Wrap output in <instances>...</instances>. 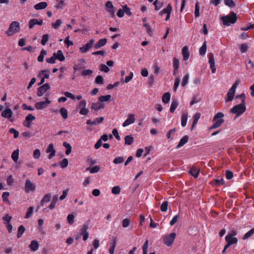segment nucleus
I'll return each mask as SVG.
<instances>
[{
	"label": "nucleus",
	"mask_w": 254,
	"mask_h": 254,
	"mask_svg": "<svg viewBox=\"0 0 254 254\" xmlns=\"http://www.w3.org/2000/svg\"><path fill=\"white\" fill-rule=\"evenodd\" d=\"M236 99H241V102L240 104L235 105L230 109V112L236 115L237 117L242 115L246 110L245 99L246 96L244 93L237 95Z\"/></svg>",
	"instance_id": "obj_1"
},
{
	"label": "nucleus",
	"mask_w": 254,
	"mask_h": 254,
	"mask_svg": "<svg viewBox=\"0 0 254 254\" xmlns=\"http://www.w3.org/2000/svg\"><path fill=\"white\" fill-rule=\"evenodd\" d=\"M224 115L221 112L217 113L214 117L213 119V124L210 127V129H214L217 128L221 126L222 123L224 122V120L223 118L224 117Z\"/></svg>",
	"instance_id": "obj_2"
},
{
	"label": "nucleus",
	"mask_w": 254,
	"mask_h": 254,
	"mask_svg": "<svg viewBox=\"0 0 254 254\" xmlns=\"http://www.w3.org/2000/svg\"><path fill=\"white\" fill-rule=\"evenodd\" d=\"M236 14L233 12H231L227 16H222L221 20L223 24L226 26H230L231 24H233L237 21Z\"/></svg>",
	"instance_id": "obj_3"
},
{
	"label": "nucleus",
	"mask_w": 254,
	"mask_h": 254,
	"mask_svg": "<svg viewBox=\"0 0 254 254\" xmlns=\"http://www.w3.org/2000/svg\"><path fill=\"white\" fill-rule=\"evenodd\" d=\"M20 29L19 22L15 21H12L9 25V28L6 32V34L8 36H12L15 33L18 32Z\"/></svg>",
	"instance_id": "obj_4"
},
{
	"label": "nucleus",
	"mask_w": 254,
	"mask_h": 254,
	"mask_svg": "<svg viewBox=\"0 0 254 254\" xmlns=\"http://www.w3.org/2000/svg\"><path fill=\"white\" fill-rule=\"evenodd\" d=\"M237 232L235 230H231L225 236V241L227 243H230L232 245L238 243V239L235 237Z\"/></svg>",
	"instance_id": "obj_5"
},
{
	"label": "nucleus",
	"mask_w": 254,
	"mask_h": 254,
	"mask_svg": "<svg viewBox=\"0 0 254 254\" xmlns=\"http://www.w3.org/2000/svg\"><path fill=\"white\" fill-rule=\"evenodd\" d=\"M240 84V80H237L232 86L231 88L229 90L227 94V98L225 99V102H228L233 100L234 96L235 94L236 89L238 85Z\"/></svg>",
	"instance_id": "obj_6"
},
{
	"label": "nucleus",
	"mask_w": 254,
	"mask_h": 254,
	"mask_svg": "<svg viewBox=\"0 0 254 254\" xmlns=\"http://www.w3.org/2000/svg\"><path fill=\"white\" fill-rule=\"evenodd\" d=\"M176 234L175 233H172L165 235L163 238V242L168 247L171 246L174 241Z\"/></svg>",
	"instance_id": "obj_7"
},
{
	"label": "nucleus",
	"mask_w": 254,
	"mask_h": 254,
	"mask_svg": "<svg viewBox=\"0 0 254 254\" xmlns=\"http://www.w3.org/2000/svg\"><path fill=\"white\" fill-rule=\"evenodd\" d=\"M36 190V186L35 184L31 182V181L27 179L25 181L24 191L25 193H29L30 191L33 192Z\"/></svg>",
	"instance_id": "obj_8"
},
{
	"label": "nucleus",
	"mask_w": 254,
	"mask_h": 254,
	"mask_svg": "<svg viewBox=\"0 0 254 254\" xmlns=\"http://www.w3.org/2000/svg\"><path fill=\"white\" fill-rule=\"evenodd\" d=\"M48 95H46V100L44 101H40L35 104V108L39 110H42L47 107L51 104V101L48 99Z\"/></svg>",
	"instance_id": "obj_9"
},
{
	"label": "nucleus",
	"mask_w": 254,
	"mask_h": 254,
	"mask_svg": "<svg viewBox=\"0 0 254 254\" xmlns=\"http://www.w3.org/2000/svg\"><path fill=\"white\" fill-rule=\"evenodd\" d=\"M95 40L93 39L89 40L86 44L79 48V50L82 53H86L94 45Z\"/></svg>",
	"instance_id": "obj_10"
},
{
	"label": "nucleus",
	"mask_w": 254,
	"mask_h": 254,
	"mask_svg": "<svg viewBox=\"0 0 254 254\" xmlns=\"http://www.w3.org/2000/svg\"><path fill=\"white\" fill-rule=\"evenodd\" d=\"M50 89V86L48 83L39 87L37 89V95L38 97L42 96L44 94Z\"/></svg>",
	"instance_id": "obj_11"
},
{
	"label": "nucleus",
	"mask_w": 254,
	"mask_h": 254,
	"mask_svg": "<svg viewBox=\"0 0 254 254\" xmlns=\"http://www.w3.org/2000/svg\"><path fill=\"white\" fill-rule=\"evenodd\" d=\"M171 11L172 6L170 4H169L165 8L163 9L160 12V15H163L164 14H166V17L165 18V21H167L170 17Z\"/></svg>",
	"instance_id": "obj_12"
},
{
	"label": "nucleus",
	"mask_w": 254,
	"mask_h": 254,
	"mask_svg": "<svg viewBox=\"0 0 254 254\" xmlns=\"http://www.w3.org/2000/svg\"><path fill=\"white\" fill-rule=\"evenodd\" d=\"M104 107L105 104L99 101L96 103H92L91 104V109L95 111H98L101 109L104 108Z\"/></svg>",
	"instance_id": "obj_13"
},
{
	"label": "nucleus",
	"mask_w": 254,
	"mask_h": 254,
	"mask_svg": "<svg viewBox=\"0 0 254 254\" xmlns=\"http://www.w3.org/2000/svg\"><path fill=\"white\" fill-rule=\"evenodd\" d=\"M135 121V117L133 114H129L127 119L123 124L124 127H127L133 124Z\"/></svg>",
	"instance_id": "obj_14"
},
{
	"label": "nucleus",
	"mask_w": 254,
	"mask_h": 254,
	"mask_svg": "<svg viewBox=\"0 0 254 254\" xmlns=\"http://www.w3.org/2000/svg\"><path fill=\"white\" fill-rule=\"evenodd\" d=\"M46 152L50 153L48 156V158L49 159H52L55 155L56 150L54 149V145L52 143L49 145L46 149Z\"/></svg>",
	"instance_id": "obj_15"
},
{
	"label": "nucleus",
	"mask_w": 254,
	"mask_h": 254,
	"mask_svg": "<svg viewBox=\"0 0 254 254\" xmlns=\"http://www.w3.org/2000/svg\"><path fill=\"white\" fill-rule=\"evenodd\" d=\"M43 24L42 20H38L37 19H32L29 21V28L32 29L36 25H41Z\"/></svg>",
	"instance_id": "obj_16"
},
{
	"label": "nucleus",
	"mask_w": 254,
	"mask_h": 254,
	"mask_svg": "<svg viewBox=\"0 0 254 254\" xmlns=\"http://www.w3.org/2000/svg\"><path fill=\"white\" fill-rule=\"evenodd\" d=\"M13 115V112L9 108L3 111L1 113V116L3 118L10 119Z\"/></svg>",
	"instance_id": "obj_17"
},
{
	"label": "nucleus",
	"mask_w": 254,
	"mask_h": 254,
	"mask_svg": "<svg viewBox=\"0 0 254 254\" xmlns=\"http://www.w3.org/2000/svg\"><path fill=\"white\" fill-rule=\"evenodd\" d=\"M57 4L55 5V7L57 9H63L66 5L65 0H56Z\"/></svg>",
	"instance_id": "obj_18"
},
{
	"label": "nucleus",
	"mask_w": 254,
	"mask_h": 254,
	"mask_svg": "<svg viewBox=\"0 0 254 254\" xmlns=\"http://www.w3.org/2000/svg\"><path fill=\"white\" fill-rule=\"evenodd\" d=\"M107 42V39L106 38L100 39L97 43H96L95 45L94 44V48L95 49H98L101 48V47L104 46L106 45Z\"/></svg>",
	"instance_id": "obj_19"
},
{
	"label": "nucleus",
	"mask_w": 254,
	"mask_h": 254,
	"mask_svg": "<svg viewBox=\"0 0 254 254\" xmlns=\"http://www.w3.org/2000/svg\"><path fill=\"white\" fill-rule=\"evenodd\" d=\"M39 247L38 241L36 240H33L31 241L30 244L29 246L30 249L33 252H35L38 250Z\"/></svg>",
	"instance_id": "obj_20"
},
{
	"label": "nucleus",
	"mask_w": 254,
	"mask_h": 254,
	"mask_svg": "<svg viewBox=\"0 0 254 254\" xmlns=\"http://www.w3.org/2000/svg\"><path fill=\"white\" fill-rule=\"evenodd\" d=\"M54 56L56 59L60 62H63L65 60V57L61 50H58L57 53H54Z\"/></svg>",
	"instance_id": "obj_21"
},
{
	"label": "nucleus",
	"mask_w": 254,
	"mask_h": 254,
	"mask_svg": "<svg viewBox=\"0 0 254 254\" xmlns=\"http://www.w3.org/2000/svg\"><path fill=\"white\" fill-rule=\"evenodd\" d=\"M48 4L46 2L42 1L34 5V7L36 10L44 9L47 7Z\"/></svg>",
	"instance_id": "obj_22"
},
{
	"label": "nucleus",
	"mask_w": 254,
	"mask_h": 254,
	"mask_svg": "<svg viewBox=\"0 0 254 254\" xmlns=\"http://www.w3.org/2000/svg\"><path fill=\"white\" fill-rule=\"evenodd\" d=\"M182 55L183 56V60L187 61L190 57V53L188 48L187 46H184L182 49Z\"/></svg>",
	"instance_id": "obj_23"
},
{
	"label": "nucleus",
	"mask_w": 254,
	"mask_h": 254,
	"mask_svg": "<svg viewBox=\"0 0 254 254\" xmlns=\"http://www.w3.org/2000/svg\"><path fill=\"white\" fill-rule=\"evenodd\" d=\"M59 200V198L57 195H54L53 196L52 200L50 203V204L48 206V208H49L51 210L53 209L56 206V204L57 202V201Z\"/></svg>",
	"instance_id": "obj_24"
},
{
	"label": "nucleus",
	"mask_w": 254,
	"mask_h": 254,
	"mask_svg": "<svg viewBox=\"0 0 254 254\" xmlns=\"http://www.w3.org/2000/svg\"><path fill=\"white\" fill-rule=\"evenodd\" d=\"M200 113H196L194 115V116L192 117L193 122H192L191 130H192L194 128V127L196 125L197 122H198V120L200 119Z\"/></svg>",
	"instance_id": "obj_25"
},
{
	"label": "nucleus",
	"mask_w": 254,
	"mask_h": 254,
	"mask_svg": "<svg viewBox=\"0 0 254 254\" xmlns=\"http://www.w3.org/2000/svg\"><path fill=\"white\" fill-rule=\"evenodd\" d=\"M188 115L187 113L184 112L182 113L181 117V125L182 127H185L187 123Z\"/></svg>",
	"instance_id": "obj_26"
},
{
	"label": "nucleus",
	"mask_w": 254,
	"mask_h": 254,
	"mask_svg": "<svg viewBox=\"0 0 254 254\" xmlns=\"http://www.w3.org/2000/svg\"><path fill=\"white\" fill-rule=\"evenodd\" d=\"M188 140L189 137L187 135L184 136L180 139L178 144L177 146V148H179L183 146L188 141Z\"/></svg>",
	"instance_id": "obj_27"
},
{
	"label": "nucleus",
	"mask_w": 254,
	"mask_h": 254,
	"mask_svg": "<svg viewBox=\"0 0 254 254\" xmlns=\"http://www.w3.org/2000/svg\"><path fill=\"white\" fill-rule=\"evenodd\" d=\"M199 171L200 170L198 168L192 167L189 171V173L195 178H196L198 176Z\"/></svg>",
	"instance_id": "obj_28"
},
{
	"label": "nucleus",
	"mask_w": 254,
	"mask_h": 254,
	"mask_svg": "<svg viewBox=\"0 0 254 254\" xmlns=\"http://www.w3.org/2000/svg\"><path fill=\"white\" fill-rule=\"evenodd\" d=\"M134 141L133 137L130 135H128L125 137V145H131Z\"/></svg>",
	"instance_id": "obj_29"
},
{
	"label": "nucleus",
	"mask_w": 254,
	"mask_h": 254,
	"mask_svg": "<svg viewBox=\"0 0 254 254\" xmlns=\"http://www.w3.org/2000/svg\"><path fill=\"white\" fill-rule=\"evenodd\" d=\"M19 150L17 149L13 151L11 154V158L14 162H17L19 158Z\"/></svg>",
	"instance_id": "obj_30"
},
{
	"label": "nucleus",
	"mask_w": 254,
	"mask_h": 254,
	"mask_svg": "<svg viewBox=\"0 0 254 254\" xmlns=\"http://www.w3.org/2000/svg\"><path fill=\"white\" fill-rule=\"evenodd\" d=\"M206 49H207V45H206V43L205 41L203 43L201 47L199 49V55L201 56H204L206 54Z\"/></svg>",
	"instance_id": "obj_31"
},
{
	"label": "nucleus",
	"mask_w": 254,
	"mask_h": 254,
	"mask_svg": "<svg viewBox=\"0 0 254 254\" xmlns=\"http://www.w3.org/2000/svg\"><path fill=\"white\" fill-rule=\"evenodd\" d=\"M51 199V194L48 193L45 194L43 197L41 201V205L43 206L44 202H48L50 201Z\"/></svg>",
	"instance_id": "obj_32"
},
{
	"label": "nucleus",
	"mask_w": 254,
	"mask_h": 254,
	"mask_svg": "<svg viewBox=\"0 0 254 254\" xmlns=\"http://www.w3.org/2000/svg\"><path fill=\"white\" fill-rule=\"evenodd\" d=\"M178 105H179V104H178L177 101L176 100L173 99L172 101L170 109V111L171 113H173L175 111V110H176V109L177 108Z\"/></svg>",
	"instance_id": "obj_33"
},
{
	"label": "nucleus",
	"mask_w": 254,
	"mask_h": 254,
	"mask_svg": "<svg viewBox=\"0 0 254 254\" xmlns=\"http://www.w3.org/2000/svg\"><path fill=\"white\" fill-rule=\"evenodd\" d=\"M171 98V94L169 92L165 93L162 96V102L165 104L168 103Z\"/></svg>",
	"instance_id": "obj_34"
},
{
	"label": "nucleus",
	"mask_w": 254,
	"mask_h": 254,
	"mask_svg": "<svg viewBox=\"0 0 254 254\" xmlns=\"http://www.w3.org/2000/svg\"><path fill=\"white\" fill-rule=\"evenodd\" d=\"M25 231V229L23 225H20L18 228V231H17V237L18 238H20L22 236L23 234Z\"/></svg>",
	"instance_id": "obj_35"
},
{
	"label": "nucleus",
	"mask_w": 254,
	"mask_h": 254,
	"mask_svg": "<svg viewBox=\"0 0 254 254\" xmlns=\"http://www.w3.org/2000/svg\"><path fill=\"white\" fill-rule=\"evenodd\" d=\"M208 63L210 66H215V60L213 57V55L212 53H210L208 55Z\"/></svg>",
	"instance_id": "obj_36"
},
{
	"label": "nucleus",
	"mask_w": 254,
	"mask_h": 254,
	"mask_svg": "<svg viewBox=\"0 0 254 254\" xmlns=\"http://www.w3.org/2000/svg\"><path fill=\"white\" fill-rule=\"evenodd\" d=\"M111 96L110 95H107L106 96H101L98 98V101L101 103L104 102H107L110 100Z\"/></svg>",
	"instance_id": "obj_37"
},
{
	"label": "nucleus",
	"mask_w": 254,
	"mask_h": 254,
	"mask_svg": "<svg viewBox=\"0 0 254 254\" xmlns=\"http://www.w3.org/2000/svg\"><path fill=\"white\" fill-rule=\"evenodd\" d=\"M100 168L97 166H93L91 168H88L86 169L87 171H89L90 173L94 174L99 172Z\"/></svg>",
	"instance_id": "obj_38"
},
{
	"label": "nucleus",
	"mask_w": 254,
	"mask_h": 254,
	"mask_svg": "<svg viewBox=\"0 0 254 254\" xmlns=\"http://www.w3.org/2000/svg\"><path fill=\"white\" fill-rule=\"evenodd\" d=\"M62 23L63 21L61 19H58L55 23L52 24V27L55 29H58Z\"/></svg>",
	"instance_id": "obj_39"
},
{
	"label": "nucleus",
	"mask_w": 254,
	"mask_h": 254,
	"mask_svg": "<svg viewBox=\"0 0 254 254\" xmlns=\"http://www.w3.org/2000/svg\"><path fill=\"white\" fill-rule=\"evenodd\" d=\"M88 228V226L87 224H83L82 225L80 229L79 234L80 235H82L84 234L86 232H87V229Z\"/></svg>",
	"instance_id": "obj_40"
},
{
	"label": "nucleus",
	"mask_w": 254,
	"mask_h": 254,
	"mask_svg": "<svg viewBox=\"0 0 254 254\" xmlns=\"http://www.w3.org/2000/svg\"><path fill=\"white\" fill-rule=\"evenodd\" d=\"M47 54V52L45 50H42L39 56L38 57V61L39 62H42L44 60V56Z\"/></svg>",
	"instance_id": "obj_41"
},
{
	"label": "nucleus",
	"mask_w": 254,
	"mask_h": 254,
	"mask_svg": "<svg viewBox=\"0 0 254 254\" xmlns=\"http://www.w3.org/2000/svg\"><path fill=\"white\" fill-rule=\"evenodd\" d=\"M60 113L61 114L63 118L64 119H66L68 117V113L67 110L64 108H62L60 109Z\"/></svg>",
	"instance_id": "obj_42"
},
{
	"label": "nucleus",
	"mask_w": 254,
	"mask_h": 254,
	"mask_svg": "<svg viewBox=\"0 0 254 254\" xmlns=\"http://www.w3.org/2000/svg\"><path fill=\"white\" fill-rule=\"evenodd\" d=\"M12 219V217L9 216L8 214L5 215L2 217V220L4 221V224L5 225L10 223Z\"/></svg>",
	"instance_id": "obj_43"
},
{
	"label": "nucleus",
	"mask_w": 254,
	"mask_h": 254,
	"mask_svg": "<svg viewBox=\"0 0 254 254\" xmlns=\"http://www.w3.org/2000/svg\"><path fill=\"white\" fill-rule=\"evenodd\" d=\"M199 3L198 2H196L195 4V11H194V15L195 17H198L199 16Z\"/></svg>",
	"instance_id": "obj_44"
},
{
	"label": "nucleus",
	"mask_w": 254,
	"mask_h": 254,
	"mask_svg": "<svg viewBox=\"0 0 254 254\" xmlns=\"http://www.w3.org/2000/svg\"><path fill=\"white\" fill-rule=\"evenodd\" d=\"M254 233V229H252L246 233L243 236V239L245 240L250 237Z\"/></svg>",
	"instance_id": "obj_45"
},
{
	"label": "nucleus",
	"mask_w": 254,
	"mask_h": 254,
	"mask_svg": "<svg viewBox=\"0 0 254 254\" xmlns=\"http://www.w3.org/2000/svg\"><path fill=\"white\" fill-rule=\"evenodd\" d=\"M34 208L32 206H30L28 209L26 214L25 216V218L27 219L31 217L33 212Z\"/></svg>",
	"instance_id": "obj_46"
},
{
	"label": "nucleus",
	"mask_w": 254,
	"mask_h": 254,
	"mask_svg": "<svg viewBox=\"0 0 254 254\" xmlns=\"http://www.w3.org/2000/svg\"><path fill=\"white\" fill-rule=\"evenodd\" d=\"M168 202L167 201H164L161 205L160 209L162 212H166L168 209Z\"/></svg>",
	"instance_id": "obj_47"
},
{
	"label": "nucleus",
	"mask_w": 254,
	"mask_h": 254,
	"mask_svg": "<svg viewBox=\"0 0 254 254\" xmlns=\"http://www.w3.org/2000/svg\"><path fill=\"white\" fill-rule=\"evenodd\" d=\"M74 216L73 214H69L67 216V221L70 225H72L74 223Z\"/></svg>",
	"instance_id": "obj_48"
},
{
	"label": "nucleus",
	"mask_w": 254,
	"mask_h": 254,
	"mask_svg": "<svg viewBox=\"0 0 254 254\" xmlns=\"http://www.w3.org/2000/svg\"><path fill=\"white\" fill-rule=\"evenodd\" d=\"M175 132L176 129L175 128L170 130L167 133V138L171 140L172 139L173 135L175 134Z\"/></svg>",
	"instance_id": "obj_49"
},
{
	"label": "nucleus",
	"mask_w": 254,
	"mask_h": 254,
	"mask_svg": "<svg viewBox=\"0 0 254 254\" xmlns=\"http://www.w3.org/2000/svg\"><path fill=\"white\" fill-rule=\"evenodd\" d=\"M86 101L85 100H82L80 101L78 105V108L80 109H84L86 108Z\"/></svg>",
	"instance_id": "obj_50"
},
{
	"label": "nucleus",
	"mask_w": 254,
	"mask_h": 254,
	"mask_svg": "<svg viewBox=\"0 0 254 254\" xmlns=\"http://www.w3.org/2000/svg\"><path fill=\"white\" fill-rule=\"evenodd\" d=\"M9 193L7 191H5L3 192L2 194V198L3 202L9 203V200L8 199V196H9Z\"/></svg>",
	"instance_id": "obj_51"
},
{
	"label": "nucleus",
	"mask_w": 254,
	"mask_h": 254,
	"mask_svg": "<svg viewBox=\"0 0 254 254\" xmlns=\"http://www.w3.org/2000/svg\"><path fill=\"white\" fill-rule=\"evenodd\" d=\"M189 77H190L189 74H187L183 77V81H182V86H186L188 83V81H189Z\"/></svg>",
	"instance_id": "obj_52"
},
{
	"label": "nucleus",
	"mask_w": 254,
	"mask_h": 254,
	"mask_svg": "<svg viewBox=\"0 0 254 254\" xmlns=\"http://www.w3.org/2000/svg\"><path fill=\"white\" fill-rule=\"evenodd\" d=\"M224 1L225 4L230 7H233L235 6V4L232 0H224Z\"/></svg>",
	"instance_id": "obj_53"
},
{
	"label": "nucleus",
	"mask_w": 254,
	"mask_h": 254,
	"mask_svg": "<svg viewBox=\"0 0 254 254\" xmlns=\"http://www.w3.org/2000/svg\"><path fill=\"white\" fill-rule=\"evenodd\" d=\"M49 36L48 34L43 35L42 36V39L41 41L42 45L45 46L47 44V43L49 40Z\"/></svg>",
	"instance_id": "obj_54"
},
{
	"label": "nucleus",
	"mask_w": 254,
	"mask_h": 254,
	"mask_svg": "<svg viewBox=\"0 0 254 254\" xmlns=\"http://www.w3.org/2000/svg\"><path fill=\"white\" fill-rule=\"evenodd\" d=\"M123 9L124 10V11H125V13H126L128 16H130L132 14V13L130 11V8H129L127 5H124L123 6Z\"/></svg>",
	"instance_id": "obj_55"
},
{
	"label": "nucleus",
	"mask_w": 254,
	"mask_h": 254,
	"mask_svg": "<svg viewBox=\"0 0 254 254\" xmlns=\"http://www.w3.org/2000/svg\"><path fill=\"white\" fill-rule=\"evenodd\" d=\"M248 49V46L246 44H242L240 46V51L242 53H246Z\"/></svg>",
	"instance_id": "obj_56"
},
{
	"label": "nucleus",
	"mask_w": 254,
	"mask_h": 254,
	"mask_svg": "<svg viewBox=\"0 0 254 254\" xmlns=\"http://www.w3.org/2000/svg\"><path fill=\"white\" fill-rule=\"evenodd\" d=\"M68 164V161L67 159L64 158L62 162L60 163L61 167L62 168H66Z\"/></svg>",
	"instance_id": "obj_57"
},
{
	"label": "nucleus",
	"mask_w": 254,
	"mask_h": 254,
	"mask_svg": "<svg viewBox=\"0 0 254 254\" xmlns=\"http://www.w3.org/2000/svg\"><path fill=\"white\" fill-rule=\"evenodd\" d=\"M124 161V159L122 157H118L115 158L113 161V162L115 164H119L122 163Z\"/></svg>",
	"instance_id": "obj_58"
},
{
	"label": "nucleus",
	"mask_w": 254,
	"mask_h": 254,
	"mask_svg": "<svg viewBox=\"0 0 254 254\" xmlns=\"http://www.w3.org/2000/svg\"><path fill=\"white\" fill-rule=\"evenodd\" d=\"M173 65L175 70H178L179 67V61L178 59L174 58L173 59Z\"/></svg>",
	"instance_id": "obj_59"
},
{
	"label": "nucleus",
	"mask_w": 254,
	"mask_h": 254,
	"mask_svg": "<svg viewBox=\"0 0 254 254\" xmlns=\"http://www.w3.org/2000/svg\"><path fill=\"white\" fill-rule=\"evenodd\" d=\"M104 120V118L102 117L96 118L93 120V125H97L102 123Z\"/></svg>",
	"instance_id": "obj_60"
},
{
	"label": "nucleus",
	"mask_w": 254,
	"mask_h": 254,
	"mask_svg": "<svg viewBox=\"0 0 254 254\" xmlns=\"http://www.w3.org/2000/svg\"><path fill=\"white\" fill-rule=\"evenodd\" d=\"M130 223L129 220L128 218L124 219L122 221V226L124 228H127Z\"/></svg>",
	"instance_id": "obj_61"
},
{
	"label": "nucleus",
	"mask_w": 254,
	"mask_h": 254,
	"mask_svg": "<svg viewBox=\"0 0 254 254\" xmlns=\"http://www.w3.org/2000/svg\"><path fill=\"white\" fill-rule=\"evenodd\" d=\"M40 155H41V152L39 149H36L34 151L33 157L35 159H37L39 158V157H40Z\"/></svg>",
	"instance_id": "obj_62"
},
{
	"label": "nucleus",
	"mask_w": 254,
	"mask_h": 254,
	"mask_svg": "<svg viewBox=\"0 0 254 254\" xmlns=\"http://www.w3.org/2000/svg\"><path fill=\"white\" fill-rule=\"evenodd\" d=\"M100 70L105 72H108L110 70L109 67L105 64H102L100 66Z\"/></svg>",
	"instance_id": "obj_63"
},
{
	"label": "nucleus",
	"mask_w": 254,
	"mask_h": 254,
	"mask_svg": "<svg viewBox=\"0 0 254 254\" xmlns=\"http://www.w3.org/2000/svg\"><path fill=\"white\" fill-rule=\"evenodd\" d=\"M95 82L97 84H103V79L102 76L101 75H98L95 78Z\"/></svg>",
	"instance_id": "obj_64"
}]
</instances>
